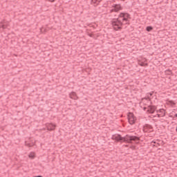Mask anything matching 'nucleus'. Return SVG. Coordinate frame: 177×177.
<instances>
[{"label":"nucleus","instance_id":"f257e3e1","mask_svg":"<svg viewBox=\"0 0 177 177\" xmlns=\"http://www.w3.org/2000/svg\"><path fill=\"white\" fill-rule=\"evenodd\" d=\"M111 139L116 140V142H126L127 143H132V141L139 140V137L135 136H128L124 137L121 136L120 134H115L112 136Z\"/></svg>","mask_w":177,"mask_h":177},{"label":"nucleus","instance_id":"6ab92c4d","mask_svg":"<svg viewBox=\"0 0 177 177\" xmlns=\"http://www.w3.org/2000/svg\"><path fill=\"white\" fill-rule=\"evenodd\" d=\"M26 146H28V147H32V146H34V144H30V143H26Z\"/></svg>","mask_w":177,"mask_h":177},{"label":"nucleus","instance_id":"20e7f679","mask_svg":"<svg viewBox=\"0 0 177 177\" xmlns=\"http://www.w3.org/2000/svg\"><path fill=\"white\" fill-rule=\"evenodd\" d=\"M144 110H147V113H149V114L154 113V111L157 110V107L156 106L149 105L148 108L144 107Z\"/></svg>","mask_w":177,"mask_h":177},{"label":"nucleus","instance_id":"0eeeda50","mask_svg":"<svg viewBox=\"0 0 177 177\" xmlns=\"http://www.w3.org/2000/svg\"><path fill=\"white\" fill-rule=\"evenodd\" d=\"M47 129L48 131H55L56 128V125L52 124V123H48L46 124Z\"/></svg>","mask_w":177,"mask_h":177},{"label":"nucleus","instance_id":"f8f14e48","mask_svg":"<svg viewBox=\"0 0 177 177\" xmlns=\"http://www.w3.org/2000/svg\"><path fill=\"white\" fill-rule=\"evenodd\" d=\"M145 129H153V126L150 124H145V126L144 127V131Z\"/></svg>","mask_w":177,"mask_h":177},{"label":"nucleus","instance_id":"9b49d317","mask_svg":"<svg viewBox=\"0 0 177 177\" xmlns=\"http://www.w3.org/2000/svg\"><path fill=\"white\" fill-rule=\"evenodd\" d=\"M162 113H157V116L160 118L161 117H165V111H162Z\"/></svg>","mask_w":177,"mask_h":177},{"label":"nucleus","instance_id":"2eb2a0df","mask_svg":"<svg viewBox=\"0 0 177 177\" xmlns=\"http://www.w3.org/2000/svg\"><path fill=\"white\" fill-rule=\"evenodd\" d=\"M35 154L32 152H31L30 154H29V158H35Z\"/></svg>","mask_w":177,"mask_h":177},{"label":"nucleus","instance_id":"7ed1b4c3","mask_svg":"<svg viewBox=\"0 0 177 177\" xmlns=\"http://www.w3.org/2000/svg\"><path fill=\"white\" fill-rule=\"evenodd\" d=\"M119 18L122 19V21H125L124 24H129V19H131L129 14L122 12L119 15Z\"/></svg>","mask_w":177,"mask_h":177},{"label":"nucleus","instance_id":"39448f33","mask_svg":"<svg viewBox=\"0 0 177 177\" xmlns=\"http://www.w3.org/2000/svg\"><path fill=\"white\" fill-rule=\"evenodd\" d=\"M128 120L131 125H133L135 124V121H136V118L133 115V113H129L128 115Z\"/></svg>","mask_w":177,"mask_h":177},{"label":"nucleus","instance_id":"423d86ee","mask_svg":"<svg viewBox=\"0 0 177 177\" xmlns=\"http://www.w3.org/2000/svg\"><path fill=\"white\" fill-rule=\"evenodd\" d=\"M113 8L111 12H120V10H122V7L120 4H115L113 6Z\"/></svg>","mask_w":177,"mask_h":177},{"label":"nucleus","instance_id":"9d476101","mask_svg":"<svg viewBox=\"0 0 177 177\" xmlns=\"http://www.w3.org/2000/svg\"><path fill=\"white\" fill-rule=\"evenodd\" d=\"M153 96V92L152 93H148L147 96L145 97L146 100H150V97Z\"/></svg>","mask_w":177,"mask_h":177},{"label":"nucleus","instance_id":"1a4fd4ad","mask_svg":"<svg viewBox=\"0 0 177 177\" xmlns=\"http://www.w3.org/2000/svg\"><path fill=\"white\" fill-rule=\"evenodd\" d=\"M102 2V0H91V5H93V6H97L100 3Z\"/></svg>","mask_w":177,"mask_h":177},{"label":"nucleus","instance_id":"4468645a","mask_svg":"<svg viewBox=\"0 0 177 177\" xmlns=\"http://www.w3.org/2000/svg\"><path fill=\"white\" fill-rule=\"evenodd\" d=\"M146 30L148 31V32H150V31L153 30V27L152 26H147L146 28Z\"/></svg>","mask_w":177,"mask_h":177},{"label":"nucleus","instance_id":"a211bd4d","mask_svg":"<svg viewBox=\"0 0 177 177\" xmlns=\"http://www.w3.org/2000/svg\"><path fill=\"white\" fill-rule=\"evenodd\" d=\"M162 111H165L164 109H159L158 111H156V113H160V114H162Z\"/></svg>","mask_w":177,"mask_h":177},{"label":"nucleus","instance_id":"4be33fe9","mask_svg":"<svg viewBox=\"0 0 177 177\" xmlns=\"http://www.w3.org/2000/svg\"><path fill=\"white\" fill-rule=\"evenodd\" d=\"M174 117H176V118H177V113H176V114L174 115Z\"/></svg>","mask_w":177,"mask_h":177},{"label":"nucleus","instance_id":"6e6552de","mask_svg":"<svg viewBox=\"0 0 177 177\" xmlns=\"http://www.w3.org/2000/svg\"><path fill=\"white\" fill-rule=\"evenodd\" d=\"M69 97H71V99H73V100H77L78 99V96H77L75 92H71L69 94Z\"/></svg>","mask_w":177,"mask_h":177},{"label":"nucleus","instance_id":"412c9836","mask_svg":"<svg viewBox=\"0 0 177 177\" xmlns=\"http://www.w3.org/2000/svg\"><path fill=\"white\" fill-rule=\"evenodd\" d=\"M49 2H55V0H48Z\"/></svg>","mask_w":177,"mask_h":177},{"label":"nucleus","instance_id":"aec40b11","mask_svg":"<svg viewBox=\"0 0 177 177\" xmlns=\"http://www.w3.org/2000/svg\"><path fill=\"white\" fill-rule=\"evenodd\" d=\"M169 103H171V104L173 106H175V102H174V101H170Z\"/></svg>","mask_w":177,"mask_h":177},{"label":"nucleus","instance_id":"f3484780","mask_svg":"<svg viewBox=\"0 0 177 177\" xmlns=\"http://www.w3.org/2000/svg\"><path fill=\"white\" fill-rule=\"evenodd\" d=\"M140 66H141L142 67H144V66H147V64H145L144 62H140L139 63Z\"/></svg>","mask_w":177,"mask_h":177},{"label":"nucleus","instance_id":"ddd939ff","mask_svg":"<svg viewBox=\"0 0 177 177\" xmlns=\"http://www.w3.org/2000/svg\"><path fill=\"white\" fill-rule=\"evenodd\" d=\"M165 73L166 75H171V74H172V71L168 69V70H166Z\"/></svg>","mask_w":177,"mask_h":177},{"label":"nucleus","instance_id":"dca6fc26","mask_svg":"<svg viewBox=\"0 0 177 177\" xmlns=\"http://www.w3.org/2000/svg\"><path fill=\"white\" fill-rule=\"evenodd\" d=\"M6 25L5 24H0V28H3V30H5L6 28Z\"/></svg>","mask_w":177,"mask_h":177},{"label":"nucleus","instance_id":"f03ea898","mask_svg":"<svg viewBox=\"0 0 177 177\" xmlns=\"http://www.w3.org/2000/svg\"><path fill=\"white\" fill-rule=\"evenodd\" d=\"M111 24L113 27V29L115 31H118V30L122 29V26H123L124 23L118 19H115L113 21H111Z\"/></svg>","mask_w":177,"mask_h":177},{"label":"nucleus","instance_id":"5701e85b","mask_svg":"<svg viewBox=\"0 0 177 177\" xmlns=\"http://www.w3.org/2000/svg\"><path fill=\"white\" fill-rule=\"evenodd\" d=\"M121 1H125V0H121Z\"/></svg>","mask_w":177,"mask_h":177}]
</instances>
